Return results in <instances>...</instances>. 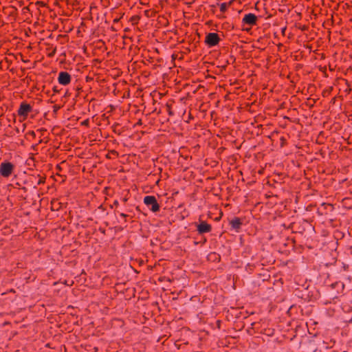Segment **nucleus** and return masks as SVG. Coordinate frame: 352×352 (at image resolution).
Wrapping results in <instances>:
<instances>
[{"label": "nucleus", "mask_w": 352, "mask_h": 352, "mask_svg": "<svg viewBox=\"0 0 352 352\" xmlns=\"http://www.w3.org/2000/svg\"><path fill=\"white\" fill-rule=\"evenodd\" d=\"M144 203L153 212H157L160 209V206L155 196L148 195L144 197Z\"/></svg>", "instance_id": "nucleus-1"}, {"label": "nucleus", "mask_w": 352, "mask_h": 352, "mask_svg": "<svg viewBox=\"0 0 352 352\" xmlns=\"http://www.w3.org/2000/svg\"><path fill=\"white\" fill-rule=\"evenodd\" d=\"M14 166L10 162L4 161L0 164V174L3 177H9L13 173Z\"/></svg>", "instance_id": "nucleus-2"}, {"label": "nucleus", "mask_w": 352, "mask_h": 352, "mask_svg": "<svg viewBox=\"0 0 352 352\" xmlns=\"http://www.w3.org/2000/svg\"><path fill=\"white\" fill-rule=\"evenodd\" d=\"M33 111V107L31 104H28L26 102H22L17 111L18 116L22 117L23 120H25L29 113Z\"/></svg>", "instance_id": "nucleus-3"}, {"label": "nucleus", "mask_w": 352, "mask_h": 352, "mask_svg": "<svg viewBox=\"0 0 352 352\" xmlns=\"http://www.w3.org/2000/svg\"><path fill=\"white\" fill-rule=\"evenodd\" d=\"M220 40L217 33L209 32L206 34L204 42L207 46L211 47L218 45Z\"/></svg>", "instance_id": "nucleus-4"}, {"label": "nucleus", "mask_w": 352, "mask_h": 352, "mask_svg": "<svg viewBox=\"0 0 352 352\" xmlns=\"http://www.w3.org/2000/svg\"><path fill=\"white\" fill-rule=\"evenodd\" d=\"M198 234H203L212 231V226L205 221H201L200 223L196 225Z\"/></svg>", "instance_id": "nucleus-5"}, {"label": "nucleus", "mask_w": 352, "mask_h": 352, "mask_svg": "<svg viewBox=\"0 0 352 352\" xmlns=\"http://www.w3.org/2000/svg\"><path fill=\"white\" fill-rule=\"evenodd\" d=\"M72 80L71 75L67 72H60L58 74V81L62 85H67Z\"/></svg>", "instance_id": "nucleus-6"}, {"label": "nucleus", "mask_w": 352, "mask_h": 352, "mask_svg": "<svg viewBox=\"0 0 352 352\" xmlns=\"http://www.w3.org/2000/svg\"><path fill=\"white\" fill-rule=\"evenodd\" d=\"M257 16L252 13H248L244 16L242 19L243 24L249 25L250 26L255 25L257 22Z\"/></svg>", "instance_id": "nucleus-7"}, {"label": "nucleus", "mask_w": 352, "mask_h": 352, "mask_svg": "<svg viewBox=\"0 0 352 352\" xmlns=\"http://www.w3.org/2000/svg\"><path fill=\"white\" fill-rule=\"evenodd\" d=\"M229 224L231 227V230H233L235 232H239L241 228L243 222L239 217H234L230 221Z\"/></svg>", "instance_id": "nucleus-8"}, {"label": "nucleus", "mask_w": 352, "mask_h": 352, "mask_svg": "<svg viewBox=\"0 0 352 352\" xmlns=\"http://www.w3.org/2000/svg\"><path fill=\"white\" fill-rule=\"evenodd\" d=\"M37 177H38V180L36 182V184H34V179H36V177L32 175L29 177L30 182H31L34 184L33 185L34 188H36L37 185L43 184L45 182V179H46L45 177L41 176L39 175H38Z\"/></svg>", "instance_id": "nucleus-9"}, {"label": "nucleus", "mask_w": 352, "mask_h": 352, "mask_svg": "<svg viewBox=\"0 0 352 352\" xmlns=\"http://www.w3.org/2000/svg\"><path fill=\"white\" fill-rule=\"evenodd\" d=\"M331 287L333 288L338 287V288L340 289L341 291H342L344 289V285L342 282H336L335 283H333L331 285Z\"/></svg>", "instance_id": "nucleus-10"}, {"label": "nucleus", "mask_w": 352, "mask_h": 352, "mask_svg": "<svg viewBox=\"0 0 352 352\" xmlns=\"http://www.w3.org/2000/svg\"><path fill=\"white\" fill-rule=\"evenodd\" d=\"M230 4H231V2H230L228 4H227L226 3H221L220 4V11L221 12H225L227 10L229 5H230Z\"/></svg>", "instance_id": "nucleus-11"}, {"label": "nucleus", "mask_w": 352, "mask_h": 352, "mask_svg": "<svg viewBox=\"0 0 352 352\" xmlns=\"http://www.w3.org/2000/svg\"><path fill=\"white\" fill-rule=\"evenodd\" d=\"M332 90H333V87H329L327 89L323 90L322 96L327 97L329 95H330Z\"/></svg>", "instance_id": "nucleus-12"}, {"label": "nucleus", "mask_w": 352, "mask_h": 352, "mask_svg": "<svg viewBox=\"0 0 352 352\" xmlns=\"http://www.w3.org/2000/svg\"><path fill=\"white\" fill-rule=\"evenodd\" d=\"M322 206H324L325 209L329 210L330 211H332L333 209V206L331 204H328L323 203L322 204Z\"/></svg>", "instance_id": "nucleus-13"}, {"label": "nucleus", "mask_w": 352, "mask_h": 352, "mask_svg": "<svg viewBox=\"0 0 352 352\" xmlns=\"http://www.w3.org/2000/svg\"><path fill=\"white\" fill-rule=\"evenodd\" d=\"M81 125L87 126V127H89V119H86V120H83L81 122Z\"/></svg>", "instance_id": "nucleus-14"}, {"label": "nucleus", "mask_w": 352, "mask_h": 352, "mask_svg": "<svg viewBox=\"0 0 352 352\" xmlns=\"http://www.w3.org/2000/svg\"><path fill=\"white\" fill-rule=\"evenodd\" d=\"M280 140V142H281L280 143V146H281V147H283L284 146V144H285V142H286V139L284 137H281Z\"/></svg>", "instance_id": "nucleus-15"}, {"label": "nucleus", "mask_w": 352, "mask_h": 352, "mask_svg": "<svg viewBox=\"0 0 352 352\" xmlns=\"http://www.w3.org/2000/svg\"><path fill=\"white\" fill-rule=\"evenodd\" d=\"M53 91L54 93H59L60 92V89H58V86H54L53 87Z\"/></svg>", "instance_id": "nucleus-16"}, {"label": "nucleus", "mask_w": 352, "mask_h": 352, "mask_svg": "<svg viewBox=\"0 0 352 352\" xmlns=\"http://www.w3.org/2000/svg\"><path fill=\"white\" fill-rule=\"evenodd\" d=\"M120 216L122 217H124V218H126V217H128V215L126 214L123 213V212H120Z\"/></svg>", "instance_id": "nucleus-17"}, {"label": "nucleus", "mask_w": 352, "mask_h": 352, "mask_svg": "<svg viewBox=\"0 0 352 352\" xmlns=\"http://www.w3.org/2000/svg\"><path fill=\"white\" fill-rule=\"evenodd\" d=\"M29 134L31 135L33 137H35V133L33 131H31L29 132Z\"/></svg>", "instance_id": "nucleus-18"}, {"label": "nucleus", "mask_w": 352, "mask_h": 352, "mask_svg": "<svg viewBox=\"0 0 352 352\" xmlns=\"http://www.w3.org/2000/svg\"><path fill=\"white\" fill-rule=\"evenodd\" d=\"M113 205H114L115 206H118L119 205V202H118V201L115 200V201H113Z\"/></svg>", "instance_id": "nucleus-19"}, {"label": "nucleus", "mask_w": 352, "mask_h": 352, "mask_svg": "<svg viewBox=\"0 0 352 352\" xmlns=\"http://www.w3.org/2000/svg\"><path fill=\"white\" fill-rule=\"evenodd\" d=\"M167 107H168V113H169V115H173V113H172V112H171V111H170V106L167 105Z\"/></svg>", "instance_id": "nucleus-20"}, {"label": "nucleus", "mask_w": 352, "mask_h": 352, "mask_svg": "<svg viewBox=\"0 0 352 352\" xmlns=\"http://www.w3.org/2000/svg\"><path fill=\"white\" fill-rule=\"evenodd\" d=\"M122 201L124 203H125V202H126V201H128V198H127V197H124V198L122 199Z\"/></svg>", "instance_id": "nucleus-21"}, {"label": "nucleus", "mask_w": 352, "mask_h": 352, "mask_svg": "<svg viewBox=\"0 0 352 352\" xmlns=\"http://www.w3.org/2000/svg\"><path fill=\"white\" fill-rule=\"evenodd\" d=\"M21 190H23L24 192H26L28 190V188L25 186L21 188Z\"/></svg>", "instance_id": "nucleus-22"}, {"label": "nucleus", "mask_w": 352, "mask_h": 352, "mask_svg": "<svg viewBox=\"0 0 352 352\" xmlns=\"http://www.w3.org/2000/svg\"><path fill=\"white\" fill-rule=\"evenodd\" d=\"M118 21H119V19H115L113 20V22H114V23H116V22H118Z\"/></svg>", "instance_id": "nucleus-23"}, {"label": "nucleus", "mask_w": 352, "mask_h": 352, "mask_svg": "<svg viewBox=\"0 0 352 352\" xmlns=\"http://www.w3.org/2000/svg\"><path fill=\"white\" fill-rule=\"evenodd\" d=\"M67 308L73 309V308H74V307H73L72 305H69V306L67 307Z\"/></svg>", "instance_id": "nucleus-24"}, {"label": "nucleus", "mask_w": 352, "mask_h": 352, "mask_svg": "<svg viewBox=\"0 0 352 352\" xmlns=\"http://www.w3.org/2000/svg\"><path fill=\"white\" fill-rule=\"evenodd\" d=\"M294 307V305H291L289 308L292 309Z\"/></svg>", "instance_id": "nucleus-25"}, {"label": "nucleus", "mask_w": 352, "mask_h": 352, "mask_svg": "<svg viewBox=\"0 0 352 352\" xmlns=\"http://www.w3.org/2000/svg\"><path fill=\"white\" fill-rule=\"evenodd\" d=\"M335 100H336V98H333V99L332 100V102H334Z\"/></svg>", "instance_id": "nucleus-26"}, {"label": "nucleus", "mask_w": 352, "mask_h": 352, "mask_svg": "<svg viewBox=\"0 0 352 352\" xmlns=\"http://www.w3.org/2000/svg\"><path fill=\"white\" fill-rule=\"evenodd\" d=\"M335 100H336V98H333V99L332 100V102H334Z\"/></svg>", "instance_id": "nucleus-27"}, {"label": "nucleus", "mask_w": 352, "mask_h": 352, "mask_svg": "<svg viewBox=\"0 0 352 352\" xmlns=\"http://www.w3.org/2000/svg\"><path fill=\"white\" fill-rule=\"evenodd\" d=\"M41 131H46V129H41Z\"/></svg>", "instance_id": "nucleus-28"}]
</instances>
